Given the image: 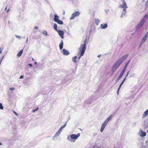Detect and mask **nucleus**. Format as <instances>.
I'll use <instances>...</instances> for the list:
<instances>
[{
    "label": "nucleus",
    "mask_w": 148,
    "mask_h": 148,
    "mask_svg": "<svg viewBox=\"0 0 148 148\" xmlns=\"http://www.w3.org/2000/svg\"><path fill=\"white\" fill-rule=\"evenodd\" d=\"M62 52L63 54L64 55H68L69 54V52L68 51L64 49H63Z\"/></svg>",
    "instance_id": "10"
},
{
    "label": "nucleus",
    "mask_w": 148,
    "mask_h": 148,
    "mask_svg": "<svg viewBox=\"0 0 148 148\" xmlns=\"http://www.w3.org/2000/svg\"><path fill=\"white\" fill-rule=\"evenodd\" d=\"M29 66H30L31 67H32V65L31 64H29Z\"/></svg>",
    "instance_id": "48"
},
{
    "label": "nucleus",
    "mask_w": 148,
    "mask_h": 148,
    "mask_svg": "<svg viewBox=\"0 0 148 148\" xmlns=\"http://www.w3.org/2000/svg\"><path fill=\"white\" fill-rule=\"evenodd\" d=\"M124 74L122 72H121L120 75L119 76L118 78L116 79V82H117L121 78V77L123 76Z\"/></svg>",
    "instance_id": "12"
},
{
    "label": "nucleus",
    "mask_w": 148,
    "mask_h": 148,
    "mask_svg": "<svg viewBox=\"0 0 148 148\" xmlns=\"http://www.w3.org/2000/svg\"><path fill=\"white\" fill-rule=\"evenodd\" d=\"M2 145V144L1 143H0V145Z\"/></svg>",
    "instance_id": "60"
},
{
    "label": "nucleus",
    "mask_w": 148,
    "mask_h": 148,
    "mask_svg": "<svg viewBox=\"0 0 148 148\" xmlns=\"http://www.w3.org/2000/svg\"><path fill=\"white\" fill-rule=\"evenodd\" d=\"M42 34L45 36H47L48 35L47 32L46 31H44L43 32Z\"/></svg>",
    "instance_id": "29"
},
{
    "label": "nucleus",
    "mask_w": 148,
    "mask_h": 148,
    "mask_svg": "<svg viewBox=\"0 0 148 148\" xmlns=\"http://www.w3.org/2000/svg\"><path fill=\"white\" fill-rule=\"evenodd\" d=\"M63 41L62 40L59 45V47L60 50H61L63 48Z\"/></svg>",
    "instance_id": "19"
},
{
    "label": "nucleus",
    "mask_w": 148,
    "mask_h": 148,
    "mask_svg": "<svg viewBox=\"0 0 148 148\" xmlns=\"http://www.w3.org/2000/svg\"><path fill=\"white\" fill-rule=\"evenodd\" d=\"M139 135L142 137H143L146 136V133L140 129L139 132Z\"/></svg>",
    "instance_id": "5"
},
{
    "label": "nucleus",
    "mask_w": 148,
    "mask_h": 148,
    "mask_svg": "<svg viewBox=\"0 0 148 148\" xmlns=\"http://www.w3.org/2000/svg\"><path fill=\"white\" fill-rule=\"evenodd\" d=\"M61 132L60 131L58 130V131L56 133L55 135L54 136V137H56L59 136L60 135Z\"/></svg>",
    "instance_id": "20"
},
{
    "label": "nucleus",
    "mask_w": 148,
    "mask_h": 148,
    "mask_svg": "<svg viewBox=\"0 0 148 148\" xmlns=\"http://www.w3.org/2000/svg\"><path fill=\"white\" fill-rule=\"evenodd\" d=\"M122 4H120L119 6L120 8H123V12L121 14V17H122L123 16L125 15L126 12V9L128 8L126 3L124 0H122Z\"/></svg>",
    "instance_id": "1"
},
{
    "label": "nucleus",
    "mask_w": 148,
    "mask_h": 148,
    "mask_svg": "<svg viewBox=\"0 0 148 148\" xmlns=\"http://www.w3.org/2000/svg\"><path fill=\"white\" fill-rule=\"evenodd\" d=\"M71 138L73 139H76L77 138V137H76V135L75 134H72L71 136Z\"/></svg>",
    "instance_id": "22"
},
{
    "label": "nucleus",
    "mask_w": 148,
    "mask_h": 148,
    "mask_svg": "<svg viewBox=\"0 0 148 148\" xmlns=\"http://www.w3.org/2000/svg\"><path fill=\"white\" fill-rule=\"evenodd\" d=\"M121 88H120V87H119V88H118V90H119Z\"/></svg>",
    "instance_id": "55"
},
{
    "label": "nucleus",
    "mask_w": 148,
    "mask_h": 148,
    "mask_svg": "<svg viewBox=\"0 0 148 148\" xmlns=\"http://www.w3.org/2000/svg\"><path fill=\"white\" fill-rule=\"evenodd\" d=\"M3 50V49H1V48H0V54L1 53L2 51Z\"/></svg>",
    "instance_id": "42"
},
{
    "label": "nucleus",
    "mask_w": 148,
    "mask_h": 148,
    "mask_svg": "<svg viewBox=\"0 0 148 148\" xmlns=\"http://www.w3.org/2000/svg\"><path fill=\"white\" fill-rule=\"evenodd\" d=\"M134 75L135 74L134 73H132L130 75V77H133L134 76Z\"/></svg>",
    "instance_id": "37"
},
{
    "label": "nucleus",
    "mask_w": 148,
    "mask_h": 148,
    "mask_svg": "<svg viewBox=\"0 0 148 148\" xmlns=\"http://www.w3.org/2000/svg\"><path fill=\"white\" fill-rule=\"evenodd\" d=\"M34 63H35V64H37V62H34Z\"/></svg>",
    "instance_id": "56"
},
{
    "label": "nucleus",
    "mask_w": 148,
    "mask_h": 148,
    "mask_svg": "<svg viewBox=\"0 0 148 148\" xmlns=\"http://www.w3.org/2000/svg\"><path fill=\"white\" fill-rule=\"evenodd\" d=\"M147 39L144 38V37H143V38L142 39V40L141 41V42H143V43H144L145 41Z\"/></svg>",
    "instance_id": "32"
},
{
    "label": "nucleus",
    "mask_w": 148,
    "mask_h": 148,
    "mask_svg": "<svg viewBox=\"0 0 148 148\" xmlns=\"http://www.w3.org/2000/svg\"><path fill=\"white\" fill-rule=\"evenodd\" d=\"M23 78V76L21 75L20 76V77H19V79H21Z\"/></svg>",
    "instance_id": "41"
},
{
    "label": "nucleus",
    "mask_w": 148,
    "mask_h": 148,
    "mask_svg": "<svg viewBox=\"0 0 148 148\" xmlns=\"http://www.w3.org/2000/svg\"><path fill=\"white\" fill-rule=\"evenodd\" d=\"M57 25L56 24L54 23L53 25V28L56 31H57L58 30L57 29Z\"/></svg>",
    "instance_id": "23"
},
{
    "label": "nucleus",
    "mask_w": 148,
    "mask_h": 148,
    "mask_svg": "<svg viewBox=\"0 0 148 148\" xmlns=\"http://www.w3.org/2000/svg\"><path fill=\"white\" fill-rule=\"evenodd\" d=\"M86 40L85 41L83 45H81L79 48V52L81 53V56H82L84 54L86 49L85 43Z\"/></svg>",
    "instance_id": "2"
},
{
    "label": "nucleus",
    "mask_w": 148,
    "mask_h": 148,
    "mask_svg": "<svg viewBox=\"0 0 148 148\" xmlns=\"http://www.w3.org/2000/svg\"><path fill=\"white\" fill-rule=\"evenodd\" d=\"M128 56V55H126L125 56H123L121 58L123 60V61L126 59Z\"/></svg>",
    "instance_id": "25"
},
{
    "label": "nucleus",
    "mask_w": 148,
    "mask_h": 148,
    "mask_svg": "<svg viewBox=\"0 0 148 148\" xmlns=\"http://www.w3.org/2000/svg\"><path fill=\"white\" fill-rule=\"evenodd\" d=\"M82 56H81V55H80V56H79V57L78 58V59L79 60L80 59L81 57H82Z\"/></svg>",
    "instance_id": "52"
},
{
    "label": "nucleus",
    "mask_w": 148,
    "mask_h": 148,
    "mask_svg": "<svg viewBox=\"0 0 148 148\" xmlns=\"http://www.w3.org/2000/svg\"><path fill=\"white\" fill-rule=\"evenodd\" d=\"M130 60L128 61V62H127V63L124 66L123 69V70H122V71L121 72H122V73L124 74V73L126 69V68L127 67V66L128 65V64H129V63L130 62Z\"/></svg>",
    "instance_id": "6"
},
{
    "label": "nucleus",
    "mask_w": 148,
    "mask_h": 148,
    "mask_svg": "<svg viewBox=\"0 0 148 148\" xmlns=\"http://www.w3.org/2000/svg\"><path fill=\"white\" fill-rule=\"evenodd\" d=\"M130 73V71H128L127 72V75L126 76V77L129 74V73Z\"/></svg>",
    "instance_id": "44"
},
{
    "label": "nucleus",
    "mask_w": 148,
    "mask_h": 148,
    "mask_svg": "<svg viewBox=\"0 0 148 148\" xmlns=\"http://www.w3.org/2000/svg\"><path fill=\"white\" fill-rule=\"evenodd\" d=\"M145 5L146 7H147L148 6V0H147L146 1V2L145 3Z\"/></svg>",
    "instance_id": "36"
},
{
    "label": "nucleus",
    "mask_w": 148,
    "mask_h": 148,
    "mask_svg": "<svg viewBox=\"0 0 148 148\" xmlns=\"http://www.w3.org/2000/svg\"><path fill=\"white\" fill-rule=\"evenodd\" d=\"M145 143L146 145H148V140L146 141Z\"/></svg>",
    "instance_id": "43"
},
{
    "label": "nucleus",
    "mask_w": 148,
    "mask_h": 148,
    "mask_svg": "<svg viewBox=\"0 0 148 148\" xmlns=\"http://www.w3.org/2000/svg\"><path fill=\"white\" fill-rule=\"evenodd\" d=\"M63 14L64 15V14H65V11H64Z\"/></svg>",
    "instance_id": "59"
},
{
    "label": "nucleus",
    "mask_w": 148,
    "mask_h": 148,
    "mask_svg": "<svg viewBox=\"0 0 148 148\" xmlns=\"http://www.w3.org/2000/svg\"><path fill=\"white\" fill-rule=\"evenodd\" d=\"M9 9L8 10V11H7L8 12V11H9Z\"/></svg>",
    "instance_id": "62"
},
{
    "label": "nucleus",
    "mask_w": 148,
    "mask_h": 148,
    "mask_svg": "<svg viewBox=\"0 0 148 148\" xmlns=\"http://www.w3.org/2000/svg\"><path fill=\"white\" fill-rule=\"evenodd\" d=\"M14 113L16 115H18V114L16 113V112H15V111H14Z\"/></svg>",
    "instance_id": "45"
},
{
    "label": "nucleus",
    "mask_w": 148,
    "mask_h": 148,
    "mask_svg": "<svg viewBox=\"0 0 148 148\" xmlns=\"http://www.w3.org/2000/svg\"><path fill=\"white\" fill-rule=\"evenodd\" d=\"M113 116L112 115H110L108 118L106 119V120L104 122L105 123L107 124L108 122L110 121L112 118V117Z\"/></svg>",
    "instance_id": "11"
},
{
    "label": "nucleus",
    "mask_w": 148,
    "mask_h": 148,
    "mask_svg": "<svg viewBox=\"0 0 148 148\" xmlns=\"http://www.w3.org/2000/svg\"><path fill=\"white\" fill-rule=\"evenodd\" d=\"M57 32H58V33L61 38H64L63 35L64 33V32L60 30H58Z\"/></svg>",
    "instance_id": "7"
},
{
    "label": "nucleus",
    "mask_w": 148,
    "mask_h": 148,
    "mask_svg": "<svg viewBox=\"0 0 148 148\" xmlns=\"http://www.w3.org/2000/svg\"><path fill=\"white\" fill-rule=\"evenodd\" d=\"M145 0H143V1H145Z\"/></svg>",
    "instance_id": "63"
},
{
    "label": "nucleus",
    "mask_w": 148,
    "mask_h": 148,
    "mask_svg": "<svg viewBox=\"0 0 148 148\" xmlns=\"http://www.w3.org/2000/svg\"><path fill=\"white\" fill-rule=\"evenodd\" d=\"M126 77H125V78L124 79L123 81V82H124L125 81V80Z\"/></svg>",
    "instance_id": "51"
},
{
    "label": "nucleus",
    "mask_w": 148,
    "mask_h": 148,
    "mask_svg": "<svg viewBox=\"0 0 148 148\" xmlns=\"http://www.w3.org/2000/svg\"><path fill=\"white\" fill-rule=\"evenodd\" d=\"M95 21L97 25H98L99 23V20L98 19H95Z\"/></svg>",
    "instance_id": "28"
},
{
    "label": "nucleus",
    "mask_w": 148,
    "mask_h": 148,
    "mask_svg": "<svg viewBox=\"0 0 148 148\" xmlns=\"http://www.w3.org/2000/svg\"><path fill=\"white\" fill-rule=\"evenodd\" d=\"M38 109V108H36L35 110H33L32 111L34 113L35 111H37Z\"/></svg>",
    "instance_id": "33"
},
{
    "label": "nucleus",
    "mask_w": 148,
    "mask_h": 148,
    "mask_svg": "<svg viewBox=\"0 0 148 148\" xmlns=\"http://www.w3.org/2000/svg\"><path fill=\"white\" fill-rule=\"evenodd\" d=\"M4 57V56H3L2 57H1V58L0 59V64H1V62L2 61V60H3V59Z\"/></svg>",
    "instance_id": "35"
},
{
    "label": "nucleus",
    "mask_w": 148,
    "mask_h": 148,
    "mask_svg": "<svg viewBox=\"0 0 148 148\" xmlns=\"http://www.w3.org/2000/svg\"><path fill=\"white\" fill-rule=\"evenodd\" d=\"M108 27L107 24L106 23L104 24H102L101 25L100 27L102 29H105L106 28Z\"/></svg>",
    "instance_id": "13"
},
{
    "label": "nucleus",
    "mask_w": 148,
    "mask_h": 148,
    "mask_svg": "<svg viewBox=\"0 0 148 148\" xmlns=\"http://www.w3.org/2000/svg\"><path fill=\"white\" fill-rule=\"evenodd\" d=\"M101 54L99 55H98V58H100V57H101Z\"/></svg>",
    "instance_id": "49"
},
{
    "label": "nucleus",
    "mask_w": 148,
    "mask_h": 148,
    "mask_svg": "<svg viewBox=\"0 0 148 148\" xmlns=\"http://www.w3.org/2000/svg\"><path fill=\"white\" fill-rule=\"evenodd\" d=\"M54 21L56 22V21H57L59 20V16L57 14H55L54 15Z\"/></svg>",
    "instance_id": "18"
},
{
    "label": "nucleus",
    "mask_w": 148,
    "mask_h": 148,
    "mask_svg": "<svg viewBox=\"0 0 148 148\" xmlns=\"http://www.w3.org/2000/svg\"><path fill=\"white\" fill-rule=\"evenodd\" d=\"M0 109L2 110L3 109V106L1 103H0Z\"/></svg>",
    "instance_id": "30"
},
{
    "label": "nucleus",
    "mask_w": 148,
    "mask_h": 148,
    "mask_svg": "<svg viewBox=\"0 0 148 148\" xmlns=\"http://www.w3.org/2000/svg\"><path fill=\"white\" fill-rule=\"evenodd\" d=\"M124 82H123V81H122V82H121V84H120V85H122L123 84V83Z\"/></svg>",
    "instance_id": "50"
},
{
    "label": "nucleus",
    "mask_w": 148,
    "mask_h": 148,
    "mask_svg": "<svg viewBox=\"0 0 148 148\" xmlns=\"http://www.w3.org/2000/svg\"><path fill=\"white\" fill-rule=\"evenodd\" d=\"M148 115V109L146 110L143 115V117H144Z\"/></svg>",
    "instance_id": "16"
},
{
    "label": "nucleus",
    "mask_w": 148,
    "mask_h": 148,
    "mask_svg": "<svg viewBox=\"0 0 148 148\" xmlns=\"http://www.w3.org/2000/svg\"><path fill=\"white\" fill-rule=\"evenodd\" d=\"M128 56V55H126L125 56H123L121 58L123 60V61L126 59Z\"/></svg>",
    "instance_id": "24"
},
{
    "label": "nucleus",
    "mask_w": 148,
    "mask_h": 148,
    "mask_svg": "<svg viewBox=\"0 0 148 148\" xmlns=\"http://www.w3.org/2000/svg\"><path fill=\"white\" fill-rule=\"evenodd\" d=\"M143 43H144L143 42H142L141 41V42H140V43L139 44V48L140 47L143 45Z\"/></svg>",
    "instance_id": "34"
},
{
    "label": "nucleus",
    "mask_w": 148,
    "mask_h": 148,
    "mask_svg": "<svg viewBox=\"0 0 148 148\" xmlns=\"http://www.w3.org/2000/svg\"><path fill=\"white\" fill-rule=\"evenodd\" d=\"M38 27H37V26H35L34 27V29H38Z\"/></svg>",
    "instance_id": "46"
},
{
    "label": "nucleus",
    "mask_w": 148,
    "mask_h": 148,
    "mask_svg": "<svg viewBox=\"0 0 148 148\" xmlns=\"http://www.w3.org/2000/svg\"><path fill=\"white\" fill-rule=\"evenodd\" d=\"M123 60L121 58L117 61V62L121 64L123 62Z\"/></svg>",
    "instance_id": "26"
},
{
    "label": "nucleus",
    "mask_w": 148,
    "mask_h": 148,
    "mask_svg": "<svg viewBox=\"0 0 148 148\" xmlns=\"http://www.w3.org/2000/svg\"><path fill=\"white\" fill-rule=\"evenodd\" d=\"M119 90H117V95H118V94H119Z\"/></svg>",
    "instance_id": "53"
},
{
    "label": "nucleus",
    "mask_w": 148,
    "mask_h": 148,
    "mask_svg": "<svg viewBox=\"0 0 148 148\" xmlns=\"http://www.w3.org/2000/svg\"><path fill=\"white\" fill-rule=\"evenodd\" d=\"M148 16V14H146L144 16L143 19L141 20V21L144 22V23H145V21H146L147 18Z\"/></svg>",
    "instance_id": "14"
},
{
    "label": "nucleus",
    "mask_w": 148,
    "mask_h": 148,
    "mask_svg": "<svg viewBox=\"0 0 148 148\" xmlns=\"http://www.w3.org/2000/svg\"><path fill=\"white\" fill-rule=\"evenodd\" d=\"M107 124L104 122L102 124L100 130V131L101 132H103Z\"/></svg>",
    "instance_id": "9"
},
{
    "label": "nucleus",
    "mask_w": 148,
    "mask_h": 148,
    "mask_svg": "<svg viewBox=\"0 0 148 148\" xmlns=\"http://www.w3.org/2000/svg\"><path fill=\"white\" fill-rule=\"evenodd\" d=\"M23 38H25V37H23Z\"/></svg>",
    "instance_id": "61"
},
{
    "label": "nucleus",
    "mask_w": 148,
    "mask_h": 148,
    "mask_svg": "<svg viewBox=\"0 0 148 148\" xmlns=\"http://www.w3.org/2000/svg\"><path fill=\"white\" fill-rule=\"evenodd\" d=\"M121 88H120V87H119V88H118V90H119Z\"/></svg>",
    "instance_id": "54"
},
{
    "label": "nucleus",
    "mask_w": 148,
    "mask_h": 148,
    "mask_svg": "<svg viewBox=\"0 0 148 148\" xmlns=\"http://www.w3.org/2000/svg\"><path fill=\"white\" fill-rule=\"evenodd\" d=\"M28 37L27 38V40H26V41L25 42V43H27V42H28Z\"/></svg>",
    "instance_id": "47"
},
{
    "label": "nucleus",
    "mask_w": 148,
    "mask_h": 148,
    "mask_svg": "<svg viewBox=\"0 0 148 148\" xmlns=\"http://www.w3.org/2000/svg\"><path fill=\"white\" fill-rule=\"evenodd\" d=\"M144 23L141 21L140 23L136 27V29L140 28L144 24Z\"/></svg>",
    "instance_id": "8"
},
{
    "label": "nucleus",
    "mask_w": 148,
    "mask_h": 148,
    "mask_svg": "<svg viewBox=\"0 0 148 148\" xmlns=\"http://www.w3.org/2000/svg\"><path fill=\"white\" fill-rule=\"evenodd\" d=\"M14 90V88H10V90Z\"/></svg>",
    "instance_id": "40"
},
{
    "label": "nucleus",
    "mask_w": 148,
    "mask_h": 148,
    "mask_svg": "<svg viewBox=\"0 0 148 148\" xmlns=\"http://www.w3.org/2000/svg\"><path fill=\"white\" fill-rule=\"evenodd\" d=\"M67 122V121L65 123V124L63 125L60 128V129H59V130H59L61 132L62 130V129H63L64 127H65L66 126V125Z\"/></svg>",
    "instance_id": "15"
},
{
    "label": "nucleus",
    "mask_w": 148,
    "mask_h": 148,
    "mask_svg": "<svg viewBox=\"0 0 148 148\" xmlns=\"http://www.w3.org/2000/svg\"><path fill=\"white\" fill-rule=\"evenodd\" d=\"M122 85H121L120 84V85H119V87L120 88H121V86Z\"/></svg>",
    "instance_id": "57"
},
{
    "label": "nucleus",
    "mask_w": 148,
    "mask_h": 148,
    "mask_svg": "<svg viewBox=\"0 0 148 148\" xmlns=\"http://www.w3.org/2000/svg\"><path fill=\"white\" fill-rule=\"evenodd\" d=\"M80 135V134L79 133H78L77 135H76V137H77V138Z\"/></svg>",
    "instance_id": "39"
},
{
    "label": "nucleus",
    "mask_w": 148,
    "mask_h": 148,
    "mask_svg": "<svg viewBox=\"0 0 148 148\" xmlns=\"http://www.w3.org/2000/svg\"><path fill=\"white\" fill-rule=\"evenodd\" d=\"M15 36L18 38L20 39L21 38V36H18L16 35Z\"/></svg>",
    "instance_id": "38"
},
{
    "label": "nucleus",
    "mask_w": 148,
    "mask_h": 148,
    "mask_svg": "<svg viewBox=\"0 0 148 148\" xmlns=\"http://www.w3.org/2000/svg\"><path fill=\"white\" fill-rule=\"evenodd\" d=\"M80 14V12H79L77 11L74 12L72 15L71 17L70 18V19H73L76 17L79 16Z\"/></svg>",
    "instance_id": "4"
},
{
    "label": "nucleus",
    "mask_w": 148,
    "mask_h": 148,
    "mask_svg": "<svg viewBox=\"0 0 148 148\" xmlns=\"http://www.w3.org/2000/svg\"><path fill=\"white\" fill-rule=\"evenodd\" d=\"M120 64L117 61L115 62L113 66L112 72L114 73L117 68L119 66Z\"/></svg>",
    "instance_id": "3"
},
{
    "label": "nucleus",
    "mask_w": 148,
    "mask_h": 148,
    "mask_svg": "<svg viewBox=\"0 0 148 148\" xmlns=\"http://www.w3.org/2000/svg\"><path fill=\"white\" fill-rule=\"evenodd\" d=\"M77 57L76 56H75L74 58L72 59V60L73 62H76L77 61L76 60L77 59Z\"/></svg>",
    "instance_id": "27"
},
{
    "label": "nucleus",
    "mask_w": 148,
    "mask_h": 148,
    "mask_svg": "<svg viewBox=\"0 0 148 148\" xmlns=\"http://www.w3.org/2000/svg\"><path fill=\"white\" fill-rule=\"evenodd\" d=\"M148 37V32H147L143 37H144V38H145L146 39H147V38Z\"/></svg>",
    "instance_id": "31"
},
{
    "label": "nucleus",
    "mask_w": 148,
    "mask_h": 148,
    "mask_svg": "<svg viewBox=\"0 0 148 148\" xmlns=\"http://www.w3.org/2000/svg\"><path fill=\"white\" fill-rule=\"evenodd\" d=\"M55 22L60 25H62L63 24V22L62 21L59 19L57 21H56Z\"/></svg>",
    "instance_id": "21"
},
{
    "label": "nucleus",
    "mask_w": 148,
    "mask_h": 148,
    "mask_svg": "<svg viewBox=\"0 0 148 148\" xmlns=\"http://www.w3.org/2000/svg\"><path fill=\"white\" fill-rule=\"evenodd\" d=\"M23 52V49L20 50L19 52H18L17 55V56L18 57H20L22 54Z\"/></svg>",
    "instance_id": "17"
},
{
    "label": "nucleus",
    "mask_w": 148,
    "mask_h": 148,
    "mask_svg": "<svg viewBox=\"0 0 148 148\" xmlns=\"http://www.w3.org/2000/svg\"><path fill=\"white\" fill-rule=\"evenodd\" d=\"M140 148H144V147H141Z\"/></svg>",
    "instance_id": "58"
}]
</instances>
